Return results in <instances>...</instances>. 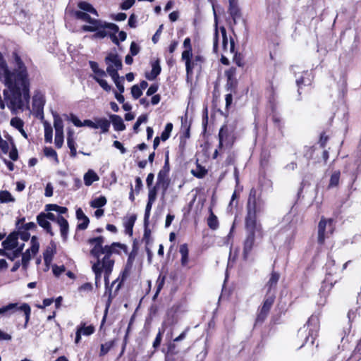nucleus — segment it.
<instances>
[{
    "instance_id": "obj_42",
    "label": "nucleus",
    "mask_w": 361,
    "mask_h": 361,
    "mask_svg": "<svg viewBox=\"0 0 361 361\" xmlns=\"http://www.w3.org/2000/svg\"><path fill=\"white\" fill-rule=\"evenodd\" d=\"M106 204V199L104 196H100L90 202V206L93 208H101Z\"/></svg>"
},
{
    "instance_id": "obj_47",
    "label": "nucleus",
    "mask_w": 361,
    "mask_h": 361,
    "mask_svg": "<svg viewBox=\"0 0 361 361\" xmlns=\"http://www.w3.org/2000/svg\"><path fill=\"white\" fill-rule=\"evenodd\" d=\"M78 329H81L82 334L84 336H90L94 332V327L92 325L86 326L85 323L80 324L77 327Z\"/></svg>"
},
{
    "instance_id": "obj_41",
    "label": "nucleus",
    "mask_w": 361,
    "mask_h": 361,
    "mask_svg": "<svg viewBox=\"0 0 361 361\" xmlns=\"http://www.w3.org/2000/svg\"><path fill=\"white\" fill-rule=\"evenodd\" d=\"M180 253L181 255V264L185 266L188 261V248L186 244L180 245Z\"/></svg>"
},
{
    "instance_id": "obj_28",
    "label": "nucleus",
    "mask_w": 361,
    "mask_h": 361,
    "mask_svg": "<svg viewBox=\"0 0 361 361\" xmlns=\"http://www.w3.org/2000/svg\"><path fill=\"white\" fill-rule=\"evenodd\" d=\"M110 119L112 122L115 130L123 131L126 129V126L123 123L122 118L116 114H111Z\"/></svg>"
},
{
    "instance_id": "obj_24",
    "label": "nucleus",
    "mask_w": 361,
    "mask_h": 361,
    "mask_svg": "<svg viewBox=\"0 0 361 361\" xmlns=\"http://www.w3.org/2000/svg\"><path fill=\"white\" fill-rule=\"evenodd\" d=\"M170 184V179L169 178V174H164L158 173L157 175V186L161 188L163 190V192H165Z\"/></svg>"
},
{
    "instance_id": "obj_60",
    "label": "nucleus",
    "mask_w": 361,
    "mask_h": 361,
    "mask_svg": "<svg viewBox=\"0 0 361 361\" xmlns=\"http://www.w3.org/2000/svg\"><path fill=\"white\" fill-rule=\"evenodd\" d=\"M106 71L99 68L97 71L94 72V75L92 76L93 79L97 82V80H100L104 77H106Z\"/></svg>"
},
{
    "instance_id": "obj_14",
    "label": "nucleus",
    "mask_w": 361,
    "mask_h": 361,
    "mask_svg": "<svg viewBox=\"0 0 361 361\" xmlns=\"http://www.w3.org/2000/svg\"><path fill=\"white\" fill-rule=\"evenodd\" d=\"M312 79V76L311 73L307 71H303L301 75L297 77L296 78V84L298 87V94H300V90L302 85H310L311 84Z\"/></svg>"
},
{
    "instance_id": "obj_44",
    "label": "nucleus",
    "mask_w": 361,
    "mask_h": 361,
    "mask_svg": "<svg viewBox=\"0 0 361 361\" xmlns=\"http://www.w3.org/2000/svg\"><path fill=\"white\" fill-rule=\"evenodd\" d=\"M340 171H335L331 176L329 188L336 187L338 185L340 179Z\"/></svg>"
},
{
    "instance_id": "obj_27",
    "label": "nucleus",
    "mask_w": 361,
    "mask_h": 361,
    "mask_svg": "<svg viewBox=\"0 0 361 361\" xmlns=\"http://www.w3.org/2000/svg\"><path fill=\"white\" fill-rule=\"evenodd\" d=\"M192 50L185 49L182 53V59L185 61V68L188 75L192 74V66L191 65Z\"/></svg>"
},
{
    "instance_id": "obj_15",
    "label": "nucleus",
    "mask_w": 361,
    "mask_h": 361,
    "mask_svg": "<svg viewBox=\"0 0 361 361\" xmlns=\"http://www.w3.org/2000/svg\"><path fill=\"white\" fill-rule=\"evenodd\" d=\"M56 253V245L51 241L50 245L47 247L43 253L44 261L46 265H49L52 262L54 255Z\"/></svg>"
},
{
    "instance_id": "obj_21",
    "label": "nucleus",
    "mask_w": 361,
    "mask_h": 361,
    "mask_svg": "<svg viewBox=\"0 0 361 361\" xmlns=\"http://www.w3.org/2000/svg\"><path fill=\"white\" fill-rule=\"evenodd\" d=\"M37 222L39 226L43 228L47 233H49L51 236L54 235V232L51 230V224L44 217V212H41L37 216Z\"/></svg>"
},
{
    "instance_id": "obj_9",
    "label": "nucleus",
    "mask_w": 361,
    "mask_h": 361,
    "mask_svg": "<svg viewBox=\"0 0 361 361\" xmlns=\"http://www.w3.org/2000/svg\"><path fill=\"white\" fill-rule=\"evenodd\" d=\"M98 28H108L109 30L114 31V33H117L118 31V26L117 25L102 20H100L99 25H85L82 27V30L85 32H95Z\"/></svg>"
},
{
    "instance_id": "obj_8",
    "label": "nucleus",
    "mask_w": 361,
    "mask_h": 361,
    "mask_svg": "<svg viewBox=\"0 0 361 361\" xmlns=\"http://www.w3.org/2000/svg\"><path fill=\"white\" fill-rule=\"evenodd\" d=\"M219 149L223 147L231 148L233 143V137L226 126L221 128L219 133Z\"/></svg>"
},
{
    "instance_id": "obj_32",
    "label": "nucleus",
    "mask_w": 361,
    "mask_h": 361,
    "mask_svg": "<svg viewBox=\"0 0 361 361\" xmlns=\"http://www.w3.org/2000/svg\"><path fill=\"white\" fill-rule=\"evenodd\" d=\"M78 6L83 12L90 13L96 16H99L97 10L92 6V4L87 1H80L78 4Z\"/></svg>"
},
{
    "instance_id": "obj_56",
    "label": "nucleus",
    "mask_w": 361,
    "mask_h": 361,
    "mask_svg": "<svg viewBox=\"0 0 361 361\" xmlns=\"http://www.w3.org/2000/svg\"><path fill=\"white\" fill-rule=\"evenodd\" d=\"M159 187L155 185L153 187L148 188L149 192H148V200L154 201L155 202L157 199V188Z\"/></svg>"
},
{
    "instance_id": "obj_46",
    "label": "nucleus",
    "mask_w": 361,
    "mask_h": 361,
    "mask_svg": "<svg viewBox=\"0 0 361 361\" xmlns=\"http://www.w3.org/2000/svg\"><path fill=\"white\" fill-rule=\"evenodd\" d=\"M18 310L23 312L24 315H25V322H29L30 314H31V308H30V305L27 303H23L22 305H20L19 307L18 306L17 310Z\"/></svg>"
},
{
    "instance_id": "obj_7",
    "label": "nucleus",
    "mask_w": 361,
    "mask_h": 361,
    "mask_svg": "<svg viewBox=\"0 0 361 361\" xmlns=\"http://www.w3.org/2000/svg\"><path fill=\"white\" fill-rule=\"evenodd\" d=\"M275 300V293H273L271 294L267 293L265 299L264 300L262 307L257 315L256 322H263L264 319L267 318L269 312L274 304Z\"/></svg>"
},
{
    "instance_id": "obj_4",
    "label": "nucleus",
    "mask_w": 361,
    "mask_h": 361,
    "mask_svg": "<svg viewBox=\"0 0 361 361\" xmlns=\"http://www.w3.org/2000/svg\"><path fill=\"white\" fill-rule=\"evenodd\" d=\"M245 228L247 231V237L244 241L243 246V257L247 259L252 250L255 235L262 237V226L259 224H253L252 226H250L248 222H245Z\"/></svg>"
},
{
    "instance_id": "obj_48",
    "label": "nucleus",
    "mask_w": 361,
    "mask_h": 361,
    "mask_svg": "<svg viewBox=\"0 0 361 361\" xmlns=\"http://www.w3.org/2000/svg\"><path fill=\"white\" fill-rule=\"evenodd\" d=\"M172 129L173 124L171 123H166L164 131L161 134V140L162 141H166L169 138Z\"/></svg>"
},
{
    "instance_id": "obj_11",
    "label": "nucleus",
    "mask_w": 361,
    "mask_h": 361,
    "mask_svg": "<svg viewBox=\"0 0 361 361\" xmlns=\"http://www.w3.org/2000/svg\"><path fill=\"white\" fill-rule=\"evenodd\" d=\"M104 241V238L103 236L90 238L87 241L90 245H93V247L90 250V254L95 257L97 260H101L99 259V251L102 250Z\"/></svg>"
},
{
    "instance_id": "obj_39",
    "label": "nucleus",
    "mask_w": 361,
    "mask_h": 361,
    "mask_svg": "<svg viewBox=\"0 0 361 361\" xmlns=\"http://www.w3.org/2000/svg\"><path fill=\"white\" fill-rule=\"evenodd\" d=\"M179 353V349L176 348L174 343H170L168 346V350L165 355V361H171V356L177 355Z\"/></svg>"
},
{
    "instance_id": "obj_43",
    "label": "nucleus",
    "mask_w": 361,
    "mask_h": 361,
    "mask_svg": "<svg viewBox=\"0 0 361 361\" xmlns=\"http://www.w3.org/2000/svg\"><path fill=\"white\" fill-rule=\"evenodd\" d=\"M15 199L13 197L11 194L7 190H1L0 191V202L1 203H8V202H13Z\"/></svg>"
},
{
    "instance_id": "obj_64",
    "label": "nucleus",
    "mask_w": 361,
    "mask_h": 361,
    "mask_svg": "<svg viewBox=\"0 0 361 361\" xmlns=\"http://www.w3.org/2000/svg\"><path fill=\"white\" fill-rule=\"evenodd\" d=\"M140 51L139 46L135 42H133L130 44V53L131 56H136Z\"/></svg>"
},
{
    "instance_id": "obj_58",
    "label": "nucleus",
    "mask_w": 361,
    "mask_h": 361,
    "mask_svg": "<svg viewBox=\"0 0 361 361\" xmlns=\"http://www.w3.org/2000/svg\"><path fill=\"white\" fill-rule=\"evenodd\" d=\"M131 94L132 97L137 99L142 94V91L138 87V85H134L131 87Z\"/></svg>"
},
{
    "instance_id": "obj_16",
    "label": "nucleus",
    "mask_w": 361,
    "mask_h": 361,
    "mask_svg": "<svg viewBox=\"0 0 361 361\" xmlns=\"http://www.w3.org/2000/svg\"><path fill=\"white\" fill-rule=\"evenodd\" d=\"M179 310L178 305H173L170 310L167 312L166 319L163 324V326L166 324L173 325L176 324L178 321V318L176 315L178 311Z\"/></svg>"
},
{
    "instance_id": "obj_40",
    "label": "nucleus",
    "mask_w": 361,
    "mask_h": 361,
    "mask_svg": "<svg viewBox=\"0 0 361 361\" xmlns=\"http://www.w3.org/2000/svg\"><path fill=\"white\" fill-rule=\"evenodd\" d=\"M208 226L212 229L216 230L219 227V221L216 216L211 211L210 215L207 219Z\"/></svg>"
},
{
    "instance_id": "obj_31",
    "label": "nucleus",
    "mask_w": 361,
    "mask_h": 361,
    "mask_svg": "<svg viewBox=\"0 0 361 361\" xmlns=\"http://www.w3.org/2000/svg\"><path fill=\"white\" fill-rule=\"evenodd\" d=\"M84 183L87 186L91 185L94 181H97L99 179L98 175L93 170H88L87 173H85L84 177Z\"/></svg>"
},
{
    "instance_id": "obj_52",
    "label": "nucleus",
    "mask_w": 361,
    "mask_h": 361,
    "mask_svg": "<svg viewBox=\"0 0 361 361\" xmlns=\"http://www.w3.org/2000/svg\"><path fill=\"white\" fill-rule=\"evenodd\" d=\"M44 154L47 157H53L57 163L59 162L57 153L53 148L45 147L44 149Z\"/></svg>"
},
{
    "instance_id": "obj_50",
    "label": "nucleus",
    "mask_w": 361,
    "mask_h": 361,
    "mask_svg": "<svg viewBox=\"0 0 361 361\" xmlns=\"http://www.w3.org/2000/svg\"><path fill=\"white\" fill-rule=\"evenodd\" d=\"M114 341H110L104 344H102L99 355L104 356V355H106L110 350V349L114 346Z\"/></svg>"
},
{
    "instance_id": "obj_10",
    "label": "nucleus",
    "mask_w": 361,
    "mask_h": 361,
    "mask_svg": "<svg viewBox=\"0 0 361 361\" xmlns=\"http://www.w3.org/2000/svg\"><path fill=\"white\" fill-rule=\"evenodd\" d=\"M101 255H104V257L101 260L102 267H114V260L111 258L112 251L109 245H105L102 247V250L99 251V259H100Z\"/></svg>"
},
{
    "instance_id": "obj_23",
    "label": "nucleus",
    "mask_w": 361,
    "mask_h": 361,
    "mask_svg": "<svg viewBox=\"0 0 361 361\" xmlns=\"http://www.w3.org/2000/svg\"><path fill=\"white\" fill-rule=\"evenodd\" d=\"M76 217L78 220H82V222L78 224L77 226V228L78 230H85L87 228L90 220L89 218L84 214L82 209L81 208H78L76 210Z\"/></svg>"
},
{
    "instance_id": "obj_59",
    "label": "nucleus",
    "mask_w": 361,
    "mask_h": 361,
    "mask_svg": "<svg viewBox=\"0 0 361 361\" xmlns=\"http://www.w3.org/2000/svg\"><path fill=\"white\" fill-rule=\"evenodd\" d=\"M54 143L57 148H61L63 144V133H55Z\"/></svg>"
},
{
    "instance_id": "obj_36",
    "label": "nucleus",
    "mask_w": 361,
    "mask_h": 361,
    "mask_svg": "<svg viewBox=\"0 0 361 361\" xmlns=\"http://www.w3.org/2000/svg\"><path fill=\"white\" fill-rule=\"evenodd\" d=\"M45 211H54L59 214H66L68 212V209L65 207H61L55 204H48L45 206Z\"/></svg>"
},
{
    "instance_id": "obj_33",
    "label": "nucleus",
    "mask_w": 361,
    "mask_h": 361,
    "mask_svg": "<svg viewBox=\"0 0 361 361\" xmlns=\"http://www.w3.org/2000/svg\"><path fill=\"white\" fill-rule=\"evenodd\" d=\"M54 127L55 133H63V123L61 118L57 114H53Z\"/></svg>"
},
{
    "instance_id": "obj_3",
    "label": "nucleus",
    "mask_w": 361,
    "mask_h": 361,
    "mask_svg": "<svg viewBox=\"0 0 361 361\" xmlns=\"http://www.w3.org/2000/svg\"><path fill=\"white\" fill-rule=\"evenodd\" d=\"M319 330V319L316 316H311L306 324L299 329L298 336L300 338H305V343L310 342L313 345L317 336Z\"/></svg>"
},
{
    "instance_id": "obj_35",
    "label": "nucleus",
    "mask_w": 361,
    "mask_h": 361,
    "mask_svg": "<svg viewBox=\"0 0 361 361\" xmlns=\"http://www.w3.org/2000/svg\"><path fill=\"white\" fill-rule=\"evenodd\" d=\"M117 32H118L119 39H118V37L116 35V33H114V31L112 34H109V37L114 44H115L116 45H119V40L121 42L125 41L127 37V34L124 31L119 32L118 30Z\"/></svg>"
},
{
    "instance_id": "obj_2",
    "label": "nucleus",
    "mask_w": 361,
    "mask_h": 361,
    "mask_svg": "<svg viewBox=\"0 0 361 361\" xmlns=\"http://www.w3.org/2000/svg\"><path fill=\"white\" fill-rule=\"evenodd\" d=\"M264 208L265 201L262 197V193L252 188L247 199L245 222H248L250 226H252L253 224H257V216L262 212Z\"/></svg>"
},
{
    "instance_id": "obj_22",
    "label": "nucleus",
    "mask_w": 361,
    "mask_h": 361,
    "mask_svg": "<svg viewBox=\"0 0 361 361\" xmlns=\"http://www.w3.org/2000/svg\"><path fill=\"white\" fill-rule=\"evenodd\" d=\"M74 16L77 19L87 22L90 25H99L100 23V20L92 18L87 13L82 11H75Z\"/></svg>"
},
{
    "instance_id": "obj_13",
    "label": "nucleus",
    "mask_w": 361,
    "mask_h": 361,
    "mask_svg": "<svg viewBox=\"0 0 361 361\" xmlns=\"http://www.w3.org/2000/svg\"><path fill=\"white\" fill-rule=\"evenodd\" d=\"M2 246L7 250H14L18 246V233H11L2 242Z\"/></svg>"
},
{
    "instance_id": "obj_45",
    "label": "nucleus",
    "mask_w": 361,
    "mask_h": 361,
    "mask_svg": "<svg viewBox=\"0 0 361 361\" xmlns=\"http://www.w3.org/2000/svg\"><path fill=\"white\" fill-rule=\"evenodd\" d=\"M118 70L119 69L111 68L109 66L106 68V73L111 76L114 82L115 81H118L124 78L123 77L119 76L118 73Z\"/></svg>"
},
{
    "instance_id": "obj_63",
    "label": "nucleus",
    "mask_w": 361,
    "mask_h": 361,
    "mask_svg": "<svg viewBox=\"0 0 361 361\" xmlns=\"http://www.w3.org/2000/svg\"><path fill=\"white\" fill-rule=\"evenodd\" d=\"M135 2V0H126L121 4L120 8L122 10H128L134 5Z\"/></svg>"
},
{
    "instance_id": "obj_30",
    "label": "nucleus",
    "mask_w": 361,
    "mask_h": 361,
    "mask_svg": "<svg viewBox=\"0 0 361 361\" xmlns=\"http://www.w3.org/2000/svg\"><path fill=\"white\" fill-rule=\"evenodd\" d=\"M92 271L95 274V284L97 286H99V283L101 281L102 273L104 271V269L101 264V260H97L95 263L92 265Z\"/></svg>"
},
{
    "instance_id": "obj_5",
    "label": "nucleus",
    "mask_w": 361,
    "mask_h": 361,
    "mask_svg": "<svg viewBox=\"0 0 361 361\" xmlns=\"http://www.w3.org/2000/svg\"><path fill=\"white\" fill-rule=\"evenodd\" d=\"M334 231V219H326L322 217L318 224L317 242L320 245L324 243L325 239L329 238Z\"/></svg>"
},
{
    "instance_id": "obj_57",
    "label": "nucleus",
    "mask_w": 361,
    "mask_h": 361,
    "mask_svg": "<svg viewBox=\"0 0 361 361\" xmlns=\"http://www.w3.org/2000/svg\"><path fill=\"white\" fill-rule=\"evenodd\" d=\"M170 171V166H169V152H166L165 155L164 165L163 168L159 171V173L169 174Z\"/></svg>"
},
{
    "instance_id": "obj_54",
    "label": "nucleus",
    "mask_w": 361,
    "mask_h": 361,
    "mask_svg": "<svg viewBox=\"0 0 361 361\" xmlns=\"http://www.w3.org/2000/svg\"><path fill=\"white\" fill-rule=\"evenodd\" d=\"M106 28H98L95 33L92 35V39H104L108 36V32L105 30Z\"/></svg>"
},
{
    "instance_id": "obj_6",
    "label": "nucleus",
    "mask_w": 361,
    "mask_h": 361,
    "mask_svg": "<svg viewBox=\"0 0 361 361\" xmlns=\"http://www.w3.org/2000/svg\"><path fill=\"white\" fill-rule=\"evenodd\" d=\"M31 246L29 249L26 250L25 252L22 254V267L24 269H27L30 260L31 259L32 255H35L39 248V243L36 236L31 238Z\"/></svg>"
},
{
    "instance_id": "obj_12",
    "label": "nucleus",
    "mask_w": 361,
    "mask_h": 361,
    "mask_svg": "<svg viewBox=\"0 0 361 361\" xmlns=\"http://www.w3.org/2000/svg\"><path fill=\"white\" fill-rule=\"evenodd\" d=\"M104 61L107 66H109L111 68L122 69V61L120 56L116 53L108 54V55L105 57Z\"/></svg>"
},
{
    "instance_id": "obj_38",
    "label": "nucleus",
    "mask_w": 361,
    "mask_h": 361,
    "mask_svg": "<svg viewBox=\"0 0 361 361\" xmlns=\"http://www.w3.org/2000/svg\"><path fill=\"white\" fill-rule=\"evenodd\" d=\"M44 140L46 142L51 143L52 142V134L53 130L51 125L45 121L44 123Z\"/></svg>"
},
{
    "instance_id": "obj_55",
    "label": "nucleus",
    "mask_w": 361,
    "mask_h": 361,
    "mask_svg": "<svg viewBox=\"0 0 361 361\" xmlns=\"http://www.w3.org/2000/svg\"><path fill=\"white\" fill-rule=\"evenodd\" d=\"M11 126L19 130L23 128L24 122L18 117H14L11 120Z\"/></svg>"
},
{
    "instance_id": "obj_18",
    "label": "nucleus",
    "mask_w": 361,
    "mask_h": 361,
    "mask_svg": "<svg viewBox=\"0 0 361 361\" xmlns=\"http://www.w3.org/2000/svg\"><path fill=\"white\" fill-rule=\"evenodd\" d=\"M280 278V274L277 272L273 271L271 274V276L266 284V288H267V293L268 294H271L273 293H275V290L276 288V285L278 283V281Z\"/></svg>"
},
{
    "instance_id": "obj_17",
    "label": "nucleus",
    "mask_w": 361,
    "mask_h": 361,
    "mask_svg": "<svg viewBox=\"0 0 361 361\" xmlns=\"http://www.w3.org/2000/svg\"><path fill=\"white\" fill-rule=\"evenodd\" d=\"M228 13L233 20V24L235 25L237 20L241 17L240 11L236 0H229Z\"/></svg>"
},
{
    "instance_id": "obj_51",
    "label": "nucleus",
    "mask_w": 361,
    "mask_h": 361,
    "mask_svg": "<svg viewBox=\"0 0 361 361\" xmlns=\"http://www.w3.org/2000/svg\"><path fill=\"white\" fill-rule=\"evenodd\" d=\"M154 202V201H151V200L147 201V205L145 207V216H144L145 224H149L150 212H151L152 204Z\"/></svg>"
},
{
    "instance_id": "obj_49",
    "label": "nucleus",
    "mask_w": 361,
    "mask_h": 361,
    "mask_svg": "<svg viewBox=\"0 0 361 361\" xmlns=\"http://www.w3.org/2000/svg\"><path fill=\"white\" fill-rule=\"evenodd\" d=\"M181 127L185 130L184 135L185 137L188 138L190 137V123L188 121V117L185 115V117L181 118Z\"/></svg>"
},
{
    "instance_id": "obj_29",
    "label": "nucleus",
    "mask_w": 361,
    "mask_h": 361,
    "mask_svg": "<svg viewBox=\"0 0 361 361\" xmlns=\"http://www.w3.org/2000/svg\"><path fill=\"white\" fill-rule=\"evenodd\" d=\"M94 121H96L97 129L100 128L102 133H106L109 131L111 125L110 121L106 118H96Z\"/></svg>"
},
{
    "instance_id": "obj_53",
    "label": "nucleus",
    "mask_w": 361,
    "mask_h": 361,
    "mask_svg": "<svg viewBox=\"0 0 361 361\" xmlns=\"http://www.w3.org/2000/svg\"><path fill=\"white\" fill-rule=\"evenodd\" d=\"M147 116L146 114H142V115L140 116L137 118V121L135 123V124L133 126L134 131L135 133H137L138 129H139V127L140 126V125L142 123L147 122Z\"/></svg>"
},
{
    "instance_id": "obj_61",
    "label": "nucleus",
    "mask_w": 361,
    "mask_h": 361,
    "mask_svg": "<svg viewBox=\"0 0 361 361\" xmlns=\"http://www.w3.org/2000/svg\"><path fill=\"white\" fill-rule=\"evenodd\" d=\"M164 331V329H159L158 334H157V336L153 342V347L154 348H158L160 345L161 339H162V334Z\"/></svg>"
},
{
    "instance_id": "obj_34",
    "label": "nucleus",
    "mask_w": 361,
    "mask_h": 361,
    "mask_svg": "<svg viewBox=\"0 0 361 361\" xmlns=\"http://www.w3.org/2000/svg\"><path fill=\"white\" fill-rule=\"evenodd\" d=\"M136 221V215H131L128 219L124 223L126 233L130 235H133V228Z\"/></svg>"
},
{
    "instance_id": "obj_26",
    "label": "nucleus",
    "mask_w": 361,
    "mask_h": 361,
    "mask_svg": "<svg viewBox=\"0 0 361 361\" xmlns=\"http://www.w3.org/2000/svg\"><path fill=\"white\" fill-rule=\"evenodd\" d=\"M227 76V83L226 85V91L228 92H235L236 87V80L234 78V71L230 70L226 73Z\"/></svg>"
},
{
    "instance_id": "obj_1",
    "label": "nucleus",
    "mask_w": 361,
    "mask_h": 361,
    "mask_svg": "<svg viewBox=\"0 0 361 361\" xmlns=\"http://www.w3.org/2000/svg\"><path fill=\"white\" fill-rule=\"evenodd\" d=\"M13 57L15 68L11 71L0 52V80L8 87L4 90V96L9 102L8 106L22 109L30 100L28 74L20 56L13 52Z\"/></svg>"
},
{
    "instance_id": "obj_20",
    "label": "nucleus",
    "mask_w": 361,
    "mask_h": 361,
    "mask_svg": "<svg viewBox=\"0 0 361 361\" xmlns=\"http://www.w3.org/2000/svg\"><path fill=\"white\" fill-rule=\"evenodd\" d=\"M161 71L159 59H157L152 63V71L150 73H146L145 77L149 80H154L160 74Z\"/></svg>"
},
{
    "instance_id": "obj_62",
    "label": "nucleus",
    "mask_w": 361,
    "mask_h": 361,
    "mask_svg": "<svg viewBox=\"0 0 361 361\" xmlns=\"http://www.w3.org/2000/svg\"><path fill=\"white\" fill-rule=\"evenodd\" d=\"M220 30L222 35V46L223 48L226 49L228 46V37L226 35V30L224 27H221Z\"/></svg>"
},
{
    "instance_id": "obj_19",
    "label": "nucleus",
    "mask_w": 361,
    "mask_h": 361,
    "mask_svg": "<svg viewBox=\"0 0 361 361\" xmlns=\"http://www.w3.org/2000/svg\"><path fill=\"white\" fill-rule=\"evenodd\" d=\"M57 224L60 226L61 235L63 240L68 238L69 225L68 221L62 216H58Z\"/></svg>"
},
{
    "instance_id": "obj_37",
    "label": "nucleus",
    "mask_w": 361,
    "mask_h": 361,
    "mask_svg": "<svg viewBox=\"0 0 361 361\" xmlns=\"http://www.w3.org/2000/svg\"><path fill=\"white\" fill-rule=\"evenodd\" d=\"M18 303H9L0 308V314L8 315L17 310Z\"/></svg>"
},
{
    "instance_id": "obj_25",
    "label": "nucleus",
    "mask_w": 361,
    "mask_h": 361,
    "mask_svg": "<svg viewBox=\"0 0 361 361\" xmlns=\"http://www.w3.org/2000/svg\"><path fill=\"white\" fill-rule=\"evenodd\" d=\"M44 100L41 95H35L32 98V107L37 114L43 115Z\"/></svg>"
}]
</instances>
